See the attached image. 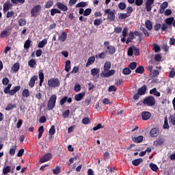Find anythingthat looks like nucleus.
Returning <instances> with one entry per match:
<instances>
[{
  "instance_id": "56",
  "label": "nucleus",
  "mask_w": 175,
  "mask_h": 175,
  "mask_svg": "<svg viewBox=\"0 0 175 175\" xmlns=\"http://www.w3.org/2000/svg\"><path fill=\"white\" fill-rule=\"evenodd\" d=\"M53 5H54V1H53V0H49V1L46 2V3L45 5V8H51V6H53Z\"/></svg>"
},
{
  "instance_id": "6",
  "label": "nucleus",
  "mask_w": 175,
  "mask_h": 175,
  "mask_svg": "<svg viewBox=\"0 0 175 175\" xmlns=\"http://www.w3.org/2000/svg\"><path fill=\"white\" fill-rule=\"evenodd\" d=\"M107 15V18L109 21H114L116 20V14L114 12L111 11L110 9H107L105 10V16Z\"/></svg>"
},
{
  "instance_id": "37",
  "label": "nucleus",
  "mask_w": 175,
  "mask_h": 175,
  "mask_svg": "<svg viewBox=\"0 0 175 175\" xmlns=\"http://www.w3.org/2000/svg\"><path fill=\"white\" fill-rule=\"evenodd\" d=\"M140 29L142 30L146 38H150V33L148 32V30L147 29L144 27H141Z\"/></svg>"
},
{
  "instance_id": "28",
  "label": "nucleus",
  "mask_w": 175,
  "mask_h": 175,
  "mask_svg": "<svg viewBox=\"0 0 175 175\" xmlns=\"http://www.w3.org/2000/svg\"><path fill=\"white\" fill-rule=\"evenodd\" d=\"M44 132V127L43 126H40L38 129V139H40L43 136V133Z\"/></svg>"
},
{
  "instance_id": "33",
  "label": "nucleus",
  "mask_w": 175,
  "mask_h": 175,
  "mask_svg": "<svg viewBox=\"0 0 175 175\" xmlns=\"http://www.w3.org/2000/svg\"><path fill=\"white\" fill-rule=\"evenodd\" d=\"M31 43H32V41L31 40H27L24 44V49H25V50H28V49L31 47Z\"/></svg>"
},
{
  "instance_id": "18",
  "label": "nucleus",
  "mask_w": 175,
  "mask_h": 175,
  "mask_svg": "<svg viewBox=\"0 0 175 175\" xmlns=\"http://www.w3.org/2000/svg\"><path fill=\"white\" fill-rule=\"evenodd\" d=\"M144 139V137H143L142 135H139L138 137H133L132 138V140L133 142H134V143H142Z\"/></svg>"
},
{
  "instance_id": "14",
  "label": "nucleus",
  "mask_w": 175,
  "mask_h": 175,
  "mask_svg": "<svg viewBox=\"0 0 175 175\" xmlns=\"http://www.w3.org/2000/svg\"><path fill=\"white\" fill-rule=\"evenodd\" d=\"M149 94H150V95H154V96H157V98L161 96V92L157 91V88H154L153 89L150 90Z\"/></svg>"
},
{
  "instance_id": "40",
  "label": "nucleus",
  "mask_w": 175,
  "mask_h": 175,
  "mask_svg": "<svg viewBox=\"0 0 175 175\" xmlns=\"http://www.w3.org/2000/svg\"><path fill=\"white\" fill-rule=\"evenodd\" d=\"M27 25V21L24 18H21L18 20V25L19 27H24V25Z\"/></svg>"
},
{
  "instance_id": "53",
  "label": "nucleus",
  "mask_w": 175,
  "mask_h": 175,
  "mask_svg": "<svg viewBox=\"0 0 175 175\" xmlns=\"http://www.w3.org/2000/svg\"><path fill=\"white\" fill-rule=\"evenodd\" d=\"M150 75H152V77H157V76H159V71L158 70H154L150 72Z\"/></svg>"
},
{
  "instance_id": "13",
  "label": "nucleus",
  "mask_w": 175,
  "mask_h": 175,
  "mask_svg": "<svg viewBox=\"0 0 175 175\" xmlns=\"http://www.w3.org/2000/svg\"><path fill=\"white\" fill-rule=\"evenodd\" d=\"M36 80H38V75H34L31 78L29 83L30 88H32L35 86V81H36Z\"/></svg>"
},
{
  "instance_id": "58",
  "label": "nucleus",
  "mask_w": 175,
  "mask_h": 175,
  "mask_svg": "<svg viewBox=\"0 0 175 175\" xmlns=\"http://www.w3.org/2000/svg\"><path fill=\"white\" fill-rule=\"evenodd\" d=\"M127 35H128V27H124L122 32V36H123V38H126Z\"/></svg>"
},
{
  "instance_id": "44",
  "label": "nucleus",
  "mask_w": 175,
  "mask_h": 175,
  "mask_svg": "<svg viewBox=\"0 0 175 175\" xmlns=\"http://www.w3.org/2000/svg\"><path fill=\"white\" fill-rule=\"evenodd\" d=\"M129 16H131V14L120 13L119 14V18L120 20H124V18H128V17H129Z\"/></svg>"
},
{
  "instance_id": "24",
  "label": "nucleus",
  "mask_w": 175,
  "mask_h": 175,
  "mask_svg": "<svg viewBox=\"0 0 175 175\" xmlns=\"http://www.w3.org/2000/svg\"><path fill=\"white\" fill-rule=\"evenodd\" d=\"M94 62H95V56H91L88 59L86 66H90L92 65V64H94Z\"/></svg>"
},
{
  "instance_id": "3",
  "label": "nucleus",
  "mask_w": 175,
  "mask_h": 175,
  "mask_svg": "<svg viewBox=\"0 0 175 175\" xmlns=\"http://www.w3.org/2000/svg\"><path fill=\"white\" fill-rule=\"evenodd\" d=\"M146 92H147V85H144L142 87L138 88L137 93L133 96V99H135V100H137V99L140 98L139 96H142L143 95H146Z\"/></svg>"
},
{
  "instance_id": "30",
  "label": "nucleus",
  "mask_w": 175,
  "mask_h": 175,
  "mask_svg": "<svg viewBox=\"0 0 175 175\" xmlns=\"http://www.w3.org/2000/svg\"><path fill=\"white\" fill-rule=\"evenodd\" d=\"M173 21H174V17L167 18L165 20V23L167 24V25H172L173 24Z\"/></svg>"
},
{
  "instance_id": "39",
  "label": "nucleus",
  "mask_w": 175,
  "mask_h": 175,
  "mask_svg": "<svg viewBox=\"0 0 175 175\" xmlns=\"http://www.w3.org/2000/svg\"><path fill=\"white\" fill-rule=\"evenodd\" d=\"M31 94L29 93V90L28 89H25L22 92V96L23 98H28Z\"/></svg>"
},
{
  "instance_id": "49",
  "label": "nucleus",
  "mask_w": 175,
  "mask_h": 175,
  "mask_svg": "<svg viewBox=\"0 0 175 175\" xmlns=\"http://www.w3.org/2000/svg\"><path fill=\"white\" fill-rule=\"evenodd\" d=\"M174 76H175V68H172L171 70L169 72V77H170L171 79H173Z\"/></svg>"
},
{
  "instance_id": "57",
  "label": "nucleus",
  "mask_w": 175,
  "mask_h": 175,
  "mask_svg": "<svg viewBox=\"0 0 175 175\" xmlns=\"http://www.w3.org/2000/svg\"><path fill=\"white\" fill-rule=\"evenodd\" d=\"M11 2L14 3V5H17V3H24L25 0H11Z\"/></svg>"
},
{
  "instance_id": "64",
  "label": "nucleus",
  "mask_w": 175,
  "mask_h": 175,
  "mask_svg": "<svg viewBox=\"0 0 175 175\" xmlns=\"http://www.w3.org/2000/svg\"><path fill=\"white\" fill-rule=\"evenodd\" d=\"M16 146H14V147L10 148V154L13 156L14 155V154H16Z\"/></svg>"
},
{
  "instance_id": "27",
  "label": "nucleus",
  "mask_w": 175,
  "mask_h": 175,
  "mask_svg": "<svg viewBox=\"0 0 175 175\" xmlns=\"http://www.w3.org/2000/svg\"><path fill=\"white\" fill-rule=\"evenodd\" d=\"M165 143V139L163 138H160L154 142V144L156 146H162Z\"/></svg>"
},
{
  "instance_id": "8",
  "label": "nucleus",
  "mask_w": 175,
  "mask_h": 175,
  "mask_svg": "<svg viewBox=\"0 0 175 175\" xmlns=\"http://www.w3.org/2000/svg\"><path fill=\"white\" fill-rule=\"evenodd\" d=\"M42 9V7L39 5L34 6L31 10V14L32 17H35V16H38L39 13V10Z\"/></svg>"
},
{
  "instance_id": "61",
  "label": "nucleus",
  "mask_w": 175,
  "mask_h": 175,
  "mask_svg": "<svg viewBox=\"0 0 175 175\" xmlns=\"http://www.w3.org/2000/svg\"><path fill=\"white\" fill-rule=\"evenodd\" d=\"M55 133V127L54 126H51L50 130H49V135L51 136H53Z\"/></svg>"
},
{
  "instance_id": "21",
  "label": "nucleus",
  "mask_w": 175,
  "mask_h": 175,
  "mask_svg": "<svg viewBox=\"0 0 175 175\" xmlns=\"http://www.w3.org/2000/svg\"><path fill=\"white\" fill-rule=\"evenodd\" d=\"M145 27L148 31H151L152 29V23L150 20H147L145 22Z\"/></svg>"
},
{
  "instance_id": "41",
  "label": "nucleus",
  "mask_w": 175,
  "mask_h": 175,
  "mask_svg": "<svg viewBox=\"0 0 175 175\" xmlns=\"http://www.w3.org/2000/svg\"><path fill=\"white\" fill-rule=\"evenodd\" d=\"M67 100H68L67 96H65L62 98H61V100L59 101L60 106H64V105H65V103H66Z\"/></svg>"
},
{
  "instance_id": "52",
  "label": "nucleus",
  "mask_w": 175,
  "mask_h": 175,
  "mask_svg": "<svg viewBox=\"0 0 175 175\" xmlns=\"http://www.w3.org/2000/svg\"><path fill=\"white\" fill-rule=\"evenodd\" d=\"M53 158V156L51 153L46 154L44 155V162H47V161H50Z\"/></svg>"
},
{
  "instance_id": "42",
  "label": "nucleus",
  "mask_w": 175,
  "mask_h": 175,
  "mask_svg": "<svg viewBox=\"0 0 175 175\" xmlns=\"http://www.w3.org/2000/svg\"><path fill=\"white\" fill-rule=\"evenodd\" d=\"M153 50L154 53H159L161 51V46L158 44H153Z\"/></svg>"
},
{
  "instance_id": "38",
  "label": "nucleus",
  "mask_w": 175,
  "mask_h": 175,
  "mask_svg": "<svg viewBox=\"0 0 175 175\" xmlns=\"http://www.w3.org/2000/svg\"><path fill=\"white\" fill-rule=\"evenodd\" d=\"M10 33L6 30H4L3 31H1V34H0V38H6V36H10Z\"/></svg>"
},
{
  "instance_id": "62",
  "label": "nucleus",
  "mask_w": 175,
  "mask_h": 175,
  "mask_svg": "<svg viewBox=\"0 0 175 175\" xmlns=\"http://www.w3.org/2000/svg\"><path fill=\"white\" fill-rule=\"evenodd\" d=\"M2 84L3 85H8L9 84V78L5 77L2 79Z\"/></svg>"
},
{
  "instance_id": "48",
  "label": "nucleus",
  "mask_w": 175,
  "mask_h": 175,
  "mask_svg": "<svg viewBox=\"0 0 175 175\" xmlns=\"http://www.w3.org/2000/svg\"><path fill=\"white\" fill-rule=\"evenodd\" d=\"M87 6V3L84 1H81L80 3H78L76 5V8H85Z\"/></svg>"
},
{
  "instance_id": "1",
  "label": "nucleus",
  "mask_w": 175,
  "mask_h": 175,
  "mask_svg": "<svg viewBox=\"0 0 175 175\" xmlns=\"http://www.w3.org/2000/svg\"><path fill=\"white\" fill-rule=\"evenodd\" d=\"M111 68V62H106L104 64V70L100 73V77H110L116 75V70H110Z\"/></svg>"
},
{
  "instance_id": "4",
  "label": "nucleus",
  "mask_w": 175,
  "mask_h": 175,
  "mask_svg": "<svg viewBox=\"0 0 175 175\" xmlns=\"http://www.w3.org/2000/svg\"><path fill=\"white\" fill-rule=\"evenodd\" d=\"M55 103H57V95L53 94L48 101L47 109L48 110H53L55 107Z\"/></svg>"
},
{
  "instance_id": "5",
  "label": "nucleus",
  "mask_w": 175,
  "mask_h": 175,
  "mask_svg": "<svg viewBox=\"0 0 175 175\" xmlns=\"http://www.w3.org/2000/svg\"><path fill=\"white\" fill-rule=\"evenodd\" d=\"M155 103V98L152 96H149L143 100V104L145 106H154Z\"/></svg>"
},
{
  "instance_id": "19",
  "label": "nucleus",
  "mask_w": 175,
  "mask_h": 175,
  "mask_svg": "<svg viewBox=\"0 0 175 175\" xmlns=\"http://www.w3.org/2000/svg\"><path fill=\"white\" fill-rule=\"evenodd\" d=\"M39 79H40L39 85L42 87V84L43 83V81H44V74H43V70H40Z\"/></svg>"
},
{
  "instance_id": "7",
  "label": "nucleus",
  "mask_w": 175,
  "mask_h": 175,
  "mask_svg": "<svg viewBox=\"0 0 175 175\" xmlns=\"http://www.w3.org/2000/svg\"><path fill=\"white\" fill-rule=\"evenodd\" d=\"M49 87L55 88V87H59V80L58 79H51L48 81Z\"/></svg>"
},
{
  "instance_id": "26",
  "label": "nucleus",
  "mask_w": 175,
  "mask_h": 175,
  "mask_svg": "<svg viewBox=\"0 0 175 175\" xmlns=\"http://www.w3.org/2000/svg\"><path fill=\"white\" fill-rule=\"evenodd\" d=\"M163 129H169V128H170V126H169L167 116H165L164 118V124H163Z\"/></svg>"
},
{
  "instance_id": "43",
  "label": "nucleus",
  "mask_w": 175,
  "mask_h": 175,
  "mask_svg": "<svg viewBox=\"0 0 175 175\" xmlns=\"http://www.w3.org/2000/svg\"><path fill=\"white\" fill-rule=\"evenodd\" d=\"M137 66V63L133 62H131L129 65V68L130 69H131V70H135V69H136V67Z\"/></svg>"
},
{
  "instance_id": "9",
  "label": "nucleus",
  "mask_w": 175,
  "mask_h": 175,
  "mask_svg": "<svg viewBox=\"0 0 175 175\" xmlns=\"http://www.w3.org/2000/svg\"><path fill=\"white\" fill-rule=\"evenodd\" d=\"M154 0H146L145 3V7L146 9V12H150L152 10V5H154Z\"/></svg>"
},
{
  "instance_id": "17",
  "label": "nucleus",
  "mask_w": 175,
  "mask_h": 175,
  "mask_svg": "<svg viewBox=\"0 0 175 175\" xmlns=\"http://www.w3.org/2000/svg\"><path fill=\"white\" fill-rule=\"evenodd\" d=\"M150 133L152 137H157V136L159 135V129H158L157 128H154L150 131Z\"/></svg>"
},
{
  "instance_id": "50",
  "label": "nucleus",
  "mask_w": 175,
  "mask_h": 175,
  "mask_svg": "<svg viewBox=\"0 0 175 175\" xmlns=\"http://www.w3.org/2000/svg\"><path fill=\"white\" fill-rule=\"evenodd\" d=\"M131 72L132 71H131V69H129V68H125L122 70L123 75H131Z\"/></svg>"
},
{
  "instance_id": "60",
  "label": "nucleus",
  "mask_w": 175,
  "mask_h": 175,
  "mask_svg": "<svg viewBox=\"0 0 175 175\" xmlns=\"http://www.w3.org/2000/svg\"><path fill=\"white\" fill-rule=\"evenodd\" d=\"M90 119L89 118H84L83 120H82V124H83L84 125H88V124H90Z\"/></svg>"
},
{
  "instance_id": "11",
  "label": "nucleus",
  "mask_w": 175,
  "mask_h": 175,
  "mask_svg": "<svg viewBox=\"0 0 175 175\" xmlns=\"http://www.w3.org/2000/svg\"><path fill=\"white\" fill-rule=\"evenodd\" d=\"M56 6L59 10H62V12H68V6L59 1L56 3Z\"/></svg>"
},
{
  "instance_id": "46",
  "label": "nucleus",
  "mask_w": 175,
  "mask_h": 175,
  "mask_svg": "<svg viewBox=\"0 0 175 175\" xmlns=\"http://www.w3.org/2000/svg\"><path fill=\"white\" fill-rule=\"evenodd\" d=\"M92 12V10L91 8H87L86 10H85L83 12V16L87 17V16H90V14H91Z\"/></svg>"
},
{
  "instance_id": "22",
  "label": "nucleus",
  "mask_w": 175,
  "mask_h": 175,
  "mask_svg": "<svg viewBox=\"0 0 175 175\" xmlns=\"http://www.w3.org/2000/svg\"><path fill=\"white\" fill-rule=\"evenodd\" d=\"M68 36V33L65 31H63L62 34L59 36V40L61 42H65L66 40V38Z\"/></svg>"
},
{
  "instance_id": "12",
  "label": "nucleus",
  "mask_w": 175,
  "mask_h": 175,
  "mask_svg": "<svg viewBox=\"0 0 175 175\" xmlns=\"http://www.w3.org/2000/svg\"><path fill=\"white\" fill-rule=\"evenodd\" d=\"M167 6H169L167 1L163 2L160 5L159 13H161V14H163V13H165V9H166Z\"/></svg>"
},
{
  "instance_id": "10",
  "label": "nucleus",
  "mask_w": 175,
  "mask_h": 175,
  "mask_svg": "<svg viewBox=\"0 0 175 175\" xmlns=\"http://www.w3.org/2000/svg\"><path fill=\"white\" fill-rule=\"evenodd\" d=\"M141 116L144 121H148L151 118V113L148 111H142Z\"/></svg>"
},
{
  "instance_id": "45",
  "label": "nucleus",
  "mask_w": 175,
  "mask_h": 175,
  "mask_svg": "<svg viewBox=\"0 0 175 175\" xmlns=\"http://www.w3.org/2000/svg\"><path fill=\"white\" fill-rule=\"evenodd\" d=\"M150 167L152 172H158V165L154 163L150 164Z\"/></svg>"
},
{
  "instance_id": "36",
  "label": "nucleus",
  "mask_w": 175,
  "mask_h": 175,
  "mask_svg": "<svg viewBox=\"0 0 175 175\" xmlns=\"http://www.w3.org/2000/svg\"><path fill=\"white\" fill-rule=\"evenodd\" d=\"M61 14V11L59 9L53 8L51 10V15L55 16V14Z\"/></svg>"
},
{
  "instance_id": "16",
  "label": "nucleus",
  "mask_w": 175,
  "mask_h": 175,
  "mask_svg": "<svg viewBox=\"0 0 175 175\" xmlns=\"http://www.w3.org/2000/svg\"><path fill=\"white\" fill-rule=\"evenodd\" d=\"M85 96V92H83L78 94H76L75 96V100H77V102H79V101L81 100V99H83Z\"/></svg>"
},
{
  "instance_id": "54",
  "label": "nucleus",
  "mask_w": 175,
  "mask_h": 175,
  "mask_svg": "<svg viewBox=\"0 0 175 175\" xmlns=\"http://www.w3.org/2000/svg\"><path fill=\"white\" fill-rule=\"evenodd\" d=\"M118 8L119 9H120V10H124V9L126 8V4H125V3L124 2L120 3L118 5Z\"/></svg>"
},
{
  "instance_id": "47",
  "label": "nucleus",
  "mask_w": 175,
  "mask_h": 175,
  "mask_svg": "<svg viewBox=\"0 0 175 175\" xmlns=\"http://www.w3.org/2000/svg\"><path fill=\"white\" fill-rule=\"evenodd\" d=\"M81 90V85H80V84L79 83H76L75 85L74 91H75V92H80Z\"/></svg>"
},
{
  "instance_id": "59",
  "label": "nucleus",
  "mask_w": 175,
  "mask_h": 175,
  "mask_svg": "<svg viewBox=\"0 0 175 175\" xmlns=\"http://www.w3.org/2000/svg\"><path fill=\"white\" fill-rule=\"evenodd\" d=\"M53 174H59V172H61V167L59 166H57L55 169L53 170Z\"/></svg>"
},
{
  "instance_id": "25",
  "label": "nucleus",
  "mask_w": 175,
  "mask_h": 175,
  "mask_svg": "<svg viewBox=\"0 0 175 175\" xmlns=\"http://www.w3.org/2000/svg\"><path fill=\"white\" fill-rule=\"evenodd\" d=\"M135 73H139V75H143L144 73V67L143 66H139L135 69Z\"/></svg>"
},
{
  "instance_id": "32",
  "label": "nucleus",
  "mask_w": 175,
  "mask_h": 175,
  "mask_svg": "<svg viewBox=\"0 0 175 175\" xmlns=\"http://www.w3.org/2000/svg\"><path fill=\"white\" fill-rule=\"evenodd\" d=\"M143 162V159H137L132 161V163L133 166H139V163H142Z\"/></svg>"
},
{
  "instance_id": "31",
  "label": "nucleus",
  "mask_w": 175,
  "mask_h": 175,
  "mask_svg": "<svg viewBox=\"0 0 175 175\" xmlns=\"http://www.w3.org/2000/svg\"><path fill=\"white\" fill-rule=\"evenodd\" d=\"M168 120L170 124H172V125H174L175 126V113L170 116Z\"/></svg>"
},
{
  "instance_id": "51",
  "label": "nucleus",
  "mask_w": 175,
  "mask_h": 175,
  "mask_svg": "<svg viewBox=\"0 0 175 175\" xmlns=\"http://www.w3.org/2000/svg\"><path fill=\"white\" fill-rule=\"evenodd\" d=\"M154 61H156V62H161V61H162V56L160 54L155 55Z\"/></svg>"
},
{
  "instance_id": "55",
  "label": "nucleus",
  "mask_w": 175,
  "mask_h": 175,
  "mask_svg": "<svg viewBox=\"0 0 175 175\" xmlns=\"http://www.w3.org/2000/svg\"><path fill=\"white\" fill-rule=\"evenodd\" d=\"M100 24H102V18H96L94 20V25L98 26L100 25Z\"/></svg>"
},
{
  "instance_id": "23",
  "label": "nucleus",
  "mask_w": 175,
  "mask_h": 175,
  "mask_svg": "<svg viewBox=\"0 0 175 175\" xmlns=\"http://www.w3.org/2000/svg\"><path fill=\"white\" fill-rule=\"evenodd\" d=\"M20 69V64L19 63H15L12 67V70L14 72V73H17Z\"/></svg>"
},
{
  "instance_id": "15",
  "label": "nucleus",
  "mask_w": 175,
  "mask_h": 175,
  "mask_svg": "<svg viewBox=\"0 0 175 175\" xmlns=\"http://www.w3.org/2000/svg\"><path fill=\"white\" fill-rule=\"evenodd\" d=\"M12 6H13V5H12V3H10V1H6L3 4V12H8V10H9V9H10V8H12Z\"/></svg>"
},
{
  "instance_id": "34",
  "label": "nucleus",
  "mask_w": 175,
  "mask_h": 175,
  "mask_svg": "<svg viewBox=\"0 0 175 175\" xmlns=\"http://www.w3.org/2000/svg\"><path fill=\"white\" fill-rule=\"evenodd\" d=\"M10 172H12V167L10 166H5L3 168V174H8V173H10Z\"/></svg>"
},
{
  "instance_id": "29",
  "label": "nucleus",
  "mask_w": 175,
  "mask_h": 175,
  "mask_svg": "<svg viewBox=\"0 0 175 175\" xmlns=\"http://www.w3.org/2000/svg\"><path fill=\"white\" fill-rule=\"evenodd\" d=\"M65 70L68 73L70 72V60H67L65 64Z\"/></svg>"
},
{
  "instance_id": "2",
  "label": "nucleus",
  "mask_w": 175,
  "mask_h": 175,
  "mask_svg": "<svg viewBox=\"0 0 175 175\" xmlns=\"http://www.w3.org/2000/svg\"><path fill=\"white\" fill-rule=\"evenodd\" d=\"M104 50L108 55H113L116 53V47L110 45V42L109 41L104 42Z\"/></svg>"
},
{
  "instance_id": "35",
  "label": "nucleus",
  "mask_w": 175,
  "mask_h": 175,
  "mask_svg": "<svg viewBox=\"0 0 175 175\" xmlns=\"http://www.w3.org/2000/svg\"><path fill=\"white\" fill-rule=\"evenodd\" d=\"M106 52H102L99 53L98 55H96V58L100 59H105L106 58Z\"/></svg>"
},
{
  "instance_id": "63",
  "label": "nucleus",
  "mask_w": 175,
  "mask_h": 175,
  "mask_svg": "<svg viewBox=\"0 0 175 175\" xmlns=\"http://www.w3.org/2000/svg\"><path fill=\"white\" fill-rule=\"evenodd\" d=\"M127 55L129 57H132L133 55V49L132 47H129L127 51Z\"/></svg>"
},
{
  "instance_id": "20",
  "label": "nucleus",
  "mask_w": 175,
  "mask_h": 175,
  "mask_svg": "<svg viewBox=\"0 0 175 175\" xmlns=\"http://www.w3.org/2000/svg\"><path fill=\"white\" fill-rule=\"evenodd\" d=\"M99 72H100L99 68H92L91 70V75L92 76L99 77Z\"/></svg>"
}]
</instances>
